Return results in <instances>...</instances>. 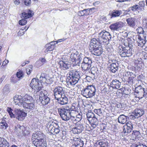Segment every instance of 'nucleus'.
<instances>
[{
  "label": "nucleus",
  "mask_w": 147,
  "mask_h": 147,
  "mask_svg": "<svg viewBox=\"0 0 147 147\" xmlns=\"http://www.w3.org/2000/svg\"><path fill=\"white\" fill-rule=\"evenodd\" d=\"M147 97V89H145L144 90L143 94V97Z\"/></svg>",
  "instance_id": "4d7b16f0"
},
{
  "label": "nucleus",
  "mask_w": 147,
  "mask_h": 147,
  "mask_svg": "<svg viewBox=\"0 0 147 147\" xmlns=\"http://www.w3.org/2000/svg\"><path fill=\"white\" fill-rule=\"evenodd\" d=\"M91 122L98 124V121L97 119L95 117L92 119H90Z\"/></svg>",
  "instance_id": "8fccbe9b"
},
{
  "label": "nucleus",
  "mask_w": 147,
  "mask_h": 147,
  "mask_svg": "<svg viewBox=\"0 0 147 147\" xmlns=\"http://www.w3.org/2000/svg\"><path fill=\"white\" fill-rule=\"evenodd\" d=\"M46 47H47L45 51V52H47L48 51H51L53 50L55 47V45L54 44H51L49 45L47 44Z\"/></svg>",
  "instance_id": "c9c22d12"
},
{
  "label": "nucleus",
  "mask_w": 147,
  "mask_h": 147,
  "mask_svg": "<svg viewBox=\"0 0 147 147\" xmlns=\"http://www.w3.org/2000/svg\"><path fill=\"white\" fill-rule=\"evenodd\" d=\"M44 135L40 131L34 134L32 136L33 144L37 147H47V143L44 139Z\"/></svg>",
  "instance_id": "f257e3e1"
},
{
  "label": "nucleus",
  "mask_w": 147,
  "mask_h": 147,
  "mask_svg": "<svg viewBox=\"0 0 147 147\" xmlns=\"http://www.w3.org/2000/svg\"><path fill=\"white\" fill-rule=\"evenodd\" d=\"M135 19L134 18H130L127 19L126 21L128 25L131 27H134L135 26Z\"/></svg>",
  "instance_id": "2f4dec72"
},
{
  "label": "nucleus",
  "mask_w": 147,
  "mask_h": 147,
  "mask_svg": "<svg viewBox=\"0 0 147 147\" xmlns=\"http://www.w3.org/2000/svg\"><path fill=\"white\" fill-rule=\"evenodd\" d=\"M24 3L26 6H29L31 4L30 0H24Z\"/></svg>",
  "instance_id": "6e6d98bb"
},
{
  "label": "nucleus",
  "mask_w": 147,
  "mask_h": 147,
  "mask_svg": "<svg viewBox=\"0 0 147 147\" xmlns=\"http://www.w3.org/2000/svg\"><path fill=\"white\" fill-rule=\"evenodd\" d=\"M117 2H124L123 0H118Z\"/></svg>",
  "instance_id": "774afa93"
},
{
  "label": "nucleus",
  "mask_w": 147,
  "mask_h": 147,
  "mask_svg": "<svg viewBox=\"0 0 147 147\" xmlns=\"http://www.w3.org/2000/svg\"><path fill=\"white\" fill-rule=\"evenodd\" d=\"M79 107L78 105L75 103H73L72 104V106L70 107H69L70 111H77Z\"/></svg>",
  "instance_id": "e433bc0d"
},
{
  "label": "nucleus",
  "mask_w": 147,
  "mask_h": 147,
  "mask_svg": "<svg viewBox=\"0 0 147 147\" xmlns=\"http://www.w3.org/2000/svg\"><path fill=\"white\" fill-rule=\"evenodd\" d=\"M15 131L18 133H22L24 135H28L29 134V132L27 131L26 132V130H25L24 127L23 126H21L20 125L18 124L15 127Z\"/></svg>",
  "instance_id": "6ab92c4d"
},
{
  "label": "nucleus",
  "mask_w": 147,
  "mask_h": 147,
  "mask_svg": "<svg viewBox=\"0 0 147 147\" xmlns=\"http://www.w3.org/2000/svg\"><path fill=\"white\" fill-rule=\"evenodd\" d=\"M129 10L132 11H136L140 10H142V9L139 6L137 5H136L130 7L129 8Z\"/></svg>",
  "instance_id": "f704fd0d"
},
{
  "label": "nucleus",
  "mask_w": 147,
  "mask_h": 147,
  "mask_svg": "<svg viewBox=\"0 0 147 147\" xmlns=\"http://www.w3.org/2000/svg\"><path fill=\"white\" fill-rule=\"evenodd\" d=\"M32 99V98L30 96L24 98V101L22 106L24 108L32 110L35 108L34 103L32 102H29L30 100Z\"/></svg>",
  "instance_id": "ddd939ff"
},
{
  "label": "nucleus",
  "mask_w": 147,
  "mask_h": 147,
  "mask_svg": "<svg viewBox=\"0 0 147 147\" xmlns=\"http://www.w3.org/2000/svg\"><path fill=\"white\" fill-rule=\"evenodd\" d=\"M84 129V128L83 125L78 123L76 124V127L73 128L72 131L74 134H78L82 132Z\"/></svg>",
  "instance_id": "aec40b11"
},
{
  "label": "nucleus",
  "mask_w": 147,
  "mask_h": 147,
  "mask_svg": "<svg viewBox=\"0 0 147 147\" xmlns=\"http://www.w3.org/2000/svg\"><path fill=\"white\" fill-rule=\"evenodd\" d=\"M12 110L11 108L8 107L7 111L9 114L11 118H13L15 117V115L13 114L12 112Z\"/></svg>",
  "instance_id": "37998d69"
},
{
  "label": "nucleus",
  "mask_w": 147,
  "mask_h": 147,
  "mask_svg": "<svg viewBox=\"0 0 147 147\" xmlns=\"http://www.w3.org/2000/svg\"><path fill=\"white\" fill-rule=\"evenodd\" d=\"M21 96H19L18 95H16L13 98V100L16 104V105H18L19 106H22L24 101V100L21 99Z\"/></svg>",
  "instance_id": "a878e982"
},
{
  "label": "nucleus",
  "mask_w": 147,
  "mask_h": 147,
  "mask_svg": "<svg viewBox=\"0 0 147 147\" xmlns=\"http://www.w3.org/2000/svg\"><path fill=\"white\" fill-rule=\"evenodd\" d=\"M81 115H76L75 118H74L75 120L78 121H79L81 119Z\"/></svg>",
  "instance_id": "3c124183"
},
{
  "label": "nucleus",
  "mask_w": 147,
  "mask_h": 147,
  "mask_svg": "<svg viewBox=\"0 0 147 147\" xmlns=\"http://www.w3.org/2000/svg\"><path fill=\"white\" fill-rule=\"evenodd\" d=\"M80 73L79 72L75 70L69 71L67 74L66 82L68 87L74 85L78 82L80 78Z\"/></svg>",
  "instance_id": "f03ea898"
},
{
  "label": "nucleus",
  "mask_w": 147,
  "mask_h": 147,
  "mask_svg": "<svg viewBox=\"0 0 147 147\" xmlns=\"http://www.w3.org/2000/svg\"><path fill=\"white\" fill-rule=\"evenodd\" d=\"M127 117L123 115H120L118 119V122L121 124H124L127 121Z\"/></svg>",
  "instance_id": "c756f323"
},
{
  "label": "nucleus",
  "mask_w": 147,
  "mask_h": 147,
  "mask_svg": "<svg viewBox=\"0 0 147 147\" xmlns=\"http://www.w3.org/2000/svg\"><path fill=\"white\" fill-rule=\"evenodd\" d=\"M17 77L19 78H22L23 77V74L22 71H20L17 72L16 74Z\"/></svg>",
  "instance_id": "49530a36"
},
{
  "label": "nucleus",
  "mask_w": 147,
  "mask_h": 147,
  "mask_svg": "<svg viewBox=\"0 0 147 147\" xmlns=\"http://www.w3.org/2000/svg\"><path fill=\"white\" fill-rule=\"evenodd\" d=\"M41 62L42 64H44L46 62V60L44 58H42L40 59Z\"/></svg>",
  "instance_id": "052dcab7"
},
{
  "label": "nucleus",
  "mask_w": 147,
  "mask_h": 147,
  "mask_svg": "<svg viewBox=\"0 0 147 147\" xmlns=\"http://www.w3.org/2000/svg\"><path fill=\"white\" fill-rule=\"evenodd\" d=\"M124 126H127L128 127H133V124L131 121H129L126 123V125Z\"/></svg>",
  "instance_id": "5fc2aeb1"
},
{
  "label": "nucleus",
  "mask_w": 147,
  "mask_h": 147,
  "mask_svg": "<svg viewBox=\"0 0 147 147\" xmlns=\"http://www.w3.org/2000/svg\"><path fill=\"white\" fill-rule=\"evenodd\" d=\"M58 101V103L61 105H65L68 102V99L67 97L65 96V94L63 95L61 97L58 99H56Z\"/></svg>",
  "instance_id": "bb28decb"
},
{
  "label": "nucleus",
  "mask_w": 147,
  "mask_h": 147,
  "mask_svg": "<svg viewBox=\"0 0 147 147\" xmlns=\"http://www.w3.org/2000/svg\"><path fill=\"white\" fill-rule=\"evenodd\" d=\"M46 127L50 134H58L60 131V127L57 123L53 122L51 123H49L47 124Z\"/></svg>",
  "instance_id": "423d86ee"
},
{
  "label": "nucleus",
  "mask_w": 147,
  "mask_h": 147,
  "mask_svg": "<svg viewBox=\"0 0 147 147\" xmlns=\"http://www.w3.org/2000/svg\"><path fill=\"white\" fill-rule=\"evenodd\" d=\"M92 63L90 58L85 57L83 59L81 63V67L82 69L84 71L88 70L91 67Z\"/></svg>",
  "instance_id": "9b49d317"
},
{
  "label": "nucleus",
  "mask_w": 147,
  "mask_h": 147,
  "mask_svg": "<svg viewBox=\"0 0 147 147\" xmlns=\"http://www.w3.org/2000/svg\"><path fill=\"white\" fill-rule=\"evenodd\" d=\"M123 26V24L122 22H116L111 25L109 28L113 31H118Z\"/></svg>",
  "instance_id": "b1692460"
},
{
  "label": "nucleus",
  "mask_w": 147,
  "mask_h": 147,
  "mask_svg": "<svg viewBox=\"0 0 147 147\" xmlns=\"http://www.w3.org/2000/svg\"><path fill=\"white\" fill-rule=\"evenodd\" d=\"M96 78L95 76L94 75H92L91 76H87L86 77V80L88 82H90Z\"/></svg>",
  "instance_id": "c03bdc74"
},
{
  "label": "nucleus",
  "mask_w": 147,
  "mask_h": 147,
  "mask_svg": "<svg viewBox=\"0 0 147 147\" xmlns=\"http://www.w3.org/2000/svg\"><path fill=\"white\" fill-rule=\"evenodd\" d=\"M140 133L139 131H133L132 135L135 136L136 137L140 135Z\"/></svg>",
  "instance_id": "603ef678"
},
{
  "label": "nucleus",
  "mask_w": 147,
  "mask_h": 147,
  "mask_svg": "<svg viewBox=\"0 0 147 147\" xmlns=\"http://www.w3.org/2000/svg\"><path fill=\"white\" fill-rule=\"evenodd\" d=\"M134 113L132 116H134L135 118H138L142 115L144 113V111L142 109H136L134 111ZM133 119H134V117Z\"/></svg>",
  "instance_id": "393cba45"
},
{
  "label": "nucleus",
  "mask_w": 147,
  "mask_h": 147,
  "mask_svg": "<svg viewBox=\"0 0 147 147\" xmlns=\"http://www.w3.org/2000/svg\"><path fill=\"white\" fill-rule=\"evenodd\" d=\"M98 37L96 39L97 41L100 43L102 41L106 45H108L109 40L111 39V36L109 32L103 30L99 33Z\"/></svg>",
  "instance_id": "20e7f679"
},
{
  "label": "nucleus",
  "mask_w": 147,
  "mask_h": 147,
  "mask_svg": "<svg viewBox=\"0 0 147 147\" xmlns=\"http://www.w3.org/2000/svg\"><path fill=\"white\" fill-rule=\"evenodd\" d=\"M24 34V32H23V30H20L18 33V34L19 35H22Z\"/></svg>",
  "instance_id": "338daca9"
},
{
  "label": "nucleus",
  "mask_w": 147,
  "mask_h": 147,
  "mask_svg": "<svg viewBox=\"0 0 147 147\" xmlns=\"http://www.w3.org/2000/svg\"><path fill=\"white\" fill-rule=\"evenodd\" d=\"M46 74L45 73H42L39 79L37 80L40 84H44L46 83L47 79L45 77Z\"/></svg>",
  "instance_id": "7c9ffc66"
},
{
  "label": "nucleus",
  "mask_w": 147,
  "mask_h": 147,
  "mask_svg": "<svg viewBox=\"0 0 147 147\" xmlns=\"http://www.w3.org/2000/svg\"><path fill=\"white\" fill-rule=\"evenodd\" d=\"M144 90V88L141 86H138L135 88V92L137 94H136V96H137L136 98H138L139 99L143 98Z\"/></svg>",
  "instance_id": "5701e85b"
},
{
  "label": "nucleus",
  "mask_w": 147,
  "mask_h": 147,
  "mask_svg": "<svg viewBox=\"0 0 147 147\" xmlns=\"http://www.w3.org/2000/svg\"><path fill=\"white\" fill-rule=\"evenodd\" d=\"M86 116L87 118L88 119V120L89 121H90V119L92 118V119L93 118L95 117L94 114L91 112H88L86 114Z\"/></svg>",
  "instance_id": "ea45409f"
},
{
  "label": "nucleus",
  "mask_w": 147,
  "mask_h": 147,
  "mask_svg": "<svg viewBox=\"0 0 147 147\" xmlns=\"http://www.w3.org/2000/svg\"><path fill=\"white\" fill-rule=\"evenodd\" d=\"M32 66L30 65L26 69V71L28 75L30 74L31 71H32Z\"/></svg>",
  "instance_id": "de8ad7c7"
},
{
  "label": "nucleus",
  "mask_w": 147,
  "mask_h": 147,
  "mask_svg": "<svg viewBox=\"0 0 147 147\" xmlns=\"http://www.w3.org/2000/svg\"><path fill=\"white\" fill-rule=\"evenodd\" d=\"M32 16L31 11L30 10H29L27 13L23 12L22 13L21 16V18L22 19L19 21V24L21 26L25 25L27 23V21L26 19L29 18Z\"/></svg>",
  "instance_id": "2eb2a0df"
},
{
  "label": "nucleus",
  "mask_w": 147,
  "mask_h": 147,
  "mask_svg": "<svg viewBox=\"0 0 147 147\" xmlns=\"http://www.w3.org/2000/svg\"><path fill=\"white\" fill-rule=\"evenodd\" d=\"M139 6L140 7H142V10L143 11L144 9V7L145 6V2L144 1H140L139 3Z\"/></svg>",
  "instance_id": "a18cd8bd"
},
{
  "label": "nucleus",
  "mask_w": 147,
  "mask_h": 147,
  "mask_svg": "<svg viewBox=\"0 0 147 147\" xmlns=\"http://www.w3.org/2000/svg\"><path fill=\"white\" fill-rule=\"evenodd\" d=\"M58 112L63 120L67 121L69 119L70 109L69 107H66L58 109Z\"/></svg>",
  "instance_id": "6e6552de"
},
{
  "label": "nucleus",
  "mask_w": 147,
  "mask_h": 147,
  "mask_svg": "<svg viewBox=\"0 0 147 147\" xmlns=\"http://www.w3.org/2000/svg\"><path fill=\"white\" fill-rule=\"evenodd\" d=\"M77 111H70V117L69 119L71 118H75L77 114H78V112H76Z\"/></svg>",
  "instance_id": "a19ab883"
},
{
  "label": "nucleus",
  "mask_w": 147,
  "mask_h": 147,
  "mask_svg": "<svg viewBox=\"0 0 147 147\" xmlns=\"http://www.w3.org/2000/svg\"><path fill=\"white\" fill-rule=\"evenodd\" d=\"M90 123H91V125L92 126L93 128H95L96 126L98 125V124H97L93 123H91V122H90Z\"/></svg>",
  "instance_id": "0e129e2a"
},
{
  "label": "nucleus",
  "mask_w": 147,
  "mask_h": 147,
  "mask_svg": "<svg viewBox=\"0 0 147 147\" xmlns=\"http://www.w3.org/2000/svg\"><path fill=\"white\" fill-rule=\"evenodd\" d=\"M7 127V124L5 120H3L0 123V128L5 129Z\"/></svg>",
  "instance_id": "58836bf2"
},
{
  "label": "nucleus",
  "mask_w": 147,
  "mask_h": 147,
  "mask_svg": "<svg viewBox=\"0 0 147 147\" xmlns=\"http://www.w3.org/2000/svg\"><path fill=\"white\" fill-rule=\"evenodd\" d=\"M0 144L2 145V147H9V143L7 142L5 139L0 137Z\"/></svg>",
  "instance_id": "473e14b6"
},
{
  "label": "nucleus",
  "mask_w": 147,
  "mask_h": 147,
  "mask_svg": "<svg viewBox=\"0 0 147 147\" xmlns=\"http://www.w3.org/2000/svg\"><path fill=\"white\" fill-rule=\"evenodd\" d=\"M138 30L140 32H139L141 35H139L138 36V40L137 41L138 45V46L141 47H143L146 43V36L144 34V31L142 28H139Z\"/></svg>",
  "instance_id": "1a4fd4ad"
},
{
  "label": "nucleus",
  "mask_w": 147,
  "mask_h": 147,
  "mask_svg": "<svg viewBox=\"0 0 147 147\" xmlns=\"http://www.w3.org/2000/svg\"><path fill=\"white\" fill-rule=\"evenodd\" d=\"M94 112L97 113L98 115H99L102 113L101 110L100 109H96L94 110Z\"/></svg>",
  "instance_id": "13d9d810"
},
{
  "label": "nucleus",
  "mask_w": 147,
  "mask_h": 147,
  "mask_svg": "<svg viewBox=\"0 0 147 147\" xmlns=\"http://www.w3.org/2000/svg\"><path fill=\"white\" fill-rule=\"evenodd\" d=\"M53 94L55 99L59 98L63 95L65 94V91L63 87L58 86L55 88L53 90Z\"/></svg>",
  "instance_id": "4468645a"
},
{
  "label": "nucleus",
  "mask_w": 147,
  "mask_h": 147,
  "mask_svg": "<svg viewBox=\"0 0 147 147\" xmlns=\"http://www.w3.org/2000/svg\"><path fill=\"white\" fill-rule=\"evenodd\" d=\"M65 40V39L64 38L61 39H60L58 40L56 42V44H57L58 42H61V41H64Z\"/></svg>",
  "instance_id": "69168bd1"
},
{
  "label": "nucleus",
  "mask_w": 147,
  "mask_h": 147,
  "mask_svg": "<svg viewBox=\"0 0 147 147\" xmlns=\"http://www.w3.org/2000/svg\"><path fill=\"white\" fill-rule=\"evenodd\" d=\"M85 9L79 11L78 12V15L80 16H85Z\"/></svg>",
  "instance_id": "864d4df0"
},
{
  "label": "nucleus",
  "mask_w": 147,
  "mask_h": 147,
  "mask_svg": "<svg viewBox=\"0 0 147 147\" xmlns=\"http://www.w3.org/2000/svg\"><path fill=\"white\" fill-rule=\"evenodd\" d=\"M121 83L119 81L117 80H114L111 83L110 85L113 88L118 89L121 86Z\"/></svg>",
  "instance_id": "cd10ccee"
},
{
  "label": "nucleus",
  "mask_w": 147,
  "mask_h": 147,
  "mask_svg": "<svg viewBox=\"0 0 147 147\" xmlns=\"http://www.w3.org/2000/svg\"><path fill=\"white\" fill-rule=\"evenodd\" d=\"M60 68L63 70L68 69L71 67V64L68 61L63 60L59 62Z\"/></svg>",
  "instance_id": "a211bd4d"
},
{
  "label": "nucleus",
  "mask_w": 147,
  "mask_h": 147,
  "mask_svg": "<svg viewBox=\"0 0 147 147\" xmlns=\"http://www.w3.org/2000/svg\"><path fill=\"white\" fill-rule=\"evenodd\" d=\"M96 89L93 85H89L86 86L82 91V94L86 98H91L94 96L95 94Z\"/></svg>",
  "instance_id": "39448f33"
},
{
  "label": "nucleus",
  "mask_w": 147,
  "mask_h": 147,
  "mask_svg": "<svg viewBox=\"0 0 147 147\" xmlns=\"http://www.w3.org/2000/svg\"><path fill=\"white\" fill-rule=\"evenodd\" d=\"M100 44V42L97 41L96 38L91 39L89 49L92 53L94 55L99 56L103 52V49Z\"/></svg>",
  "instance_id": "7ed1b4c3"
},
{
  "label": "nucleus",
  "mask_w": 147,
  "mask_h": 147,
  "mask_svg": "<svg viewBox=\"0 0 147 147\" xmlns=\"http://www.w3.org/2000/svg\"><path fill=\"white\" fill-rule=\"evenodd\" d=\"M15 117L20 121L23 120L26 116L27 113L21 110L20 109L15 108L14 109Z\"/></svg>",
  "instance_id": "dca6fc26"
},
{
  "label": "nucleus",
  "mask_w": 147,
  "mask_h": 147,
  "mask_svg": "<svg viewBox=\"0 0 147 147\" xmlns=\"http://www.w3.org/2000/svg\"><path fill=\"white\" fill-rule=\"evenodd\" d=\"M82 59V55L79 54L77 51L71 54L70 60L72 61V63L75 66L77 65H79V64Z\"/></svg>",
  "instance_id": "9d476101"
},
{
  "label": "nucleus",
  "mask_w": 147,
  "mask_h": 147,
  "mask_svg": "<svg viewBox=\"0 0 147 147\" xmlns=\"http://www.w3.org/2000/svg\"><path fill=\"white\" fill-rule=\"evenodd\" d=\"M91 74L92 75H94L95 76L97 74V68L96 67H92L90 70Z\"/></svg>",
  "instance_id": "79ce46f5"
},
{
  "label": "nucleus",
  "mask_w": 147,
  "mask_h": 147,
  "mask_svg": "<svg viewBox=\"0 0 147 147\" xmlns=\"http://www.w3.org/2000/svg\"><path fill=\"white\" fill-rule=\"evenodd\" d=\"M47 92L45 91H41L39 95V99L43 105L47 104L50 101L49 98L45 94Z\"/></svg>",
  "instance_id": "f3484780"
},
{
  "label": "nucleus",
  "mask_w": 147,
  "mask_h": 147,
  "mask_svg": "<svg viewBox=\"0 0 147 147\" xmlns=\"http://www.w3.org/2000/svg\"><path fill=\"white\" fill-rule=\"evenodd\" d=\"M111 64L110 67V70L113 73H115L118 69L119 64L117 61L116 60H111Z\"/></svg>",
  "instance_id": "4be33fe9"
},
{
  "label": "nucleus",
  "mask_w": 147,
  "mask_h": 147,
  "mask_svg": "<svg viewBox=\"0 0 147 147\" xmlns=\"http://www.w3.org/2000/svg\"><path fill=\"white\" fill-rule=\"evenodd\" d=\"M122 13V11L120 10H113L111 14L109 13L108 16H110L111 18L112 17H116L119 16Z\"/></svg>",
  "instance_id": "c85d7f7f"
},
{
  "label": "nucleus",
  "mask_w": 147,
  "mask_h": 147,
  "mask_svg": "<svg viewBox=\"0 0 147 147\" xmlns=\"http://www.w3.org/2000/svg\"><path fill=\"white\" fill-rule=\"evenodd\" d=\"M136 147H147L145 145H144L143 144L140 143L138 145L136 146Z\"/></svg>",
  "instance_id": "bf43d9fd"
},
{
  "label": "nucleus",
  "mask_w": 147,
  "mask_h": 147,
  "mask_svg": "<svg viewBox=\"0 0 147 147\" xmlns=\"http://www.w3.org/2000/svg\"><path fill=\"white\" fill-rule=\"evenodd\" d=\"M30 86L36 92L40 91L43 87L42 84H40L38 81H37L36 79L35 78H33L30 84Z\"/></svg>",
  "instance_id": "f8f14e48"
},
{
  "label": "nucleus",
  "mask_w": 147,
  "mask_h": 147,
  "mask_svg": "<svg viewBox=\"0 0 147 147\" xmlns=\"http://www.w3.org/2000/svg\"><path fill=\"white\" fill-rule=\"evenodd\" d=\"M9 62V61L8 60L4 61L3 62L2 65L4 66L6 64H7Z\"/></svg>",
  "instance_id": "e2e57ef3"
},
{
  "label": "nucleus",
  "mask_w": 147,
  "mask_h": 147,
  "mask_svg": "<svg viewBox=\"0 0 147 147\" xmlns=\"http://www.w3.org/2000/svg\"><path fill=\"white\" fill-rule=\"evenodd\" d=\"M94 9V8H92L85 9V11L84 12L85 16H87L89 15L90 14V11H92V10Z\"/></svg>",
  "instance_id": "09e8293b"
},
{
  "label": "nucleus",
  "mask_w": 147,
  "mask_h": 147,
  "mask_svg": "<svg viewBox=\"0 0 147 147\" xmlns=\"http://www.w3.org/2000/svg\"><path fill=\"white\" fill-rule=\"evenodd\" d=\"M20 1L19 0H15L14 1V3L16 5H18L20 3Z\"/></svg>",
  "instance_id": "680f3d73"
},
{
  "label": "nucleus",
  "mask_w": 147,
  "mask_h": 147,
  "mask_svg": "<svg viewBox=\"0 0 147 147\" xmlns=\"http://www.w3.org/2000/svg\"><path fill=\"white\" fill-rule=\"evenodd\" d=\"M123 131L124 133H129L133 130V127H128L127 126H123Z\"/></svg>",
  "instance_id": "4c0bfd02"
},
{
  "label": "nucleus",
  "mask_w": 147,
  "mask_h": 147,
  "mask_svg": "<svg viewBox=\"0 0 147 147\" xmlns=\"http://www.w3.org/2000/svg\"><path fill=\"white\" fill-rule=\"evenodd\" d=\"M73 144L76 147H82L84 145L83 142L80 138L73 137L71 139Z\"/></svg>",
  "instance_id": "412c9836"
},
{
  "label": "nucleus",
  "mask_w": 147,
  "mask_h": 147,
  "mask_svg": "<svg viewBox=\"0 0 147 147\" xmlns=\"http://www.w3.org/2000/svg\"><path fill=\"white\" fill-rule=\"evenodd\" d=\"M133 51L131 46L128 45L125 47H121L119 51V53L121 57H129L132 55Z\"/></svg>",
  "instance_id": "0eeeda50"
},
{
  "label": "nucleus",
  "mask_w": 147,
  "mask_h": 147,
  "mask_svg": "<svg viewBox=\"0 0 147 147\" xmlns=\"http://www.w3.org/2000/svg\"><path fill=\"white\" fill-rule=\"evenodd\" d=\"M98 144L100 147H107L108 143L106 140H102L98 141Z\"/></svg>",
  "instance_id": "72a5a7b5"
}]
</instances>
